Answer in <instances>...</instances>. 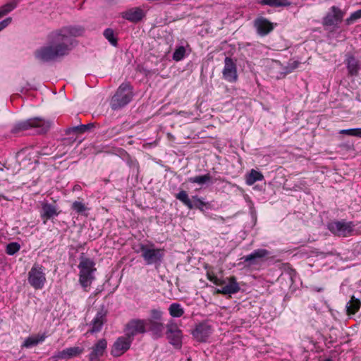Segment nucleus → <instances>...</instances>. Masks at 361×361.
<instances>
[{"instance_id": "obj_1", "label": "nucleus", "mask_w": 361, "mask_h": 361, "mask_svg": "<svg viewBox=\"0 0 361 361\" xmlns=\"http://www.w3.org/2000/svg\"><path fill=\"white\" fill-rule=\"evenodd\" d=\"M84 31L80 25H69L50 32L47 36L48 44L35 51V58L47 63L68 55L75 42L73 37L81 36Z\"/></svg>"}, {"instance_id": "obj_2", "label": "nucleus", "mask_w": 361, "mask_h": 361, "mask_svg": "<svg viewBox=\"0 0 361 361\" xmlns=\"http://www.w3.org/2000/svg\"><path fill=\"white\" fill-rule=\"evenodd\" d=\"M133 90V86L130 82L121 83L111 99L110 106L111 109L114 111L119 110L128 104L134 96Z\"/></svg>"}, {"instance_id": "obj_3", "label": "nucleus", "mask_w": 361, "mask_h": 361, "mask_svg": "<svg viewBox=\"0 0 361 361\" xmlns=\"http://www.w3.org/2000/svg\"><path fill=\"white\" fill-rule=\"evenodd\" d=\"M51 125V123L49 121H45L41 117H34L15 123L11 132L16 134L35 128L37 129L39 134H44L49 130Z\"/></svg>"}, {"instance_id": "obj_4", "label": "nucleus", "mask_w": 361, "mask_h": 361, "mask_svg": "<svg viewBox=\"0 0 361 361\" xmlns=\"http://www.w3.org/2000/svg\"><path fill=\"white\" fill-rule=\"evenodd\" d=\"M80 259L78 264V269H80L79 283L86 291L87 288L90 286L95 279L94 274L97 269L95 268V263L92 259L81 257Z\"/></svg>"}, {"instance_id": "obj_5", "label": "nucleus", "mask_w": 361, "mask_h": 361, "mask_svg": "<svg viewBox=\"0 0 361 361\" xmlns=\"http://www.w3.org/2000/svg\"><path fill=\"white\" fill-rule=\"evenodd\" d=\"M355 224L353 221L345 220L333 221L327 224L329 231L338 237L350 236L354 231Z\"/></svg>"}, {"instance_id": "obj_6", "label": "nucleus", "mask_w": 361, "mask_h": 361, "mask_svg": "<svg viewBox=\"0 0 361 361\" xmlns=\"http://www.w3.org/2000/svg\"><path fill=\"white\" fill-rule=\"evenodd\" d=\"M42 265L35 263L28 272L27 281L36 290H40L47 281L46 275Z\"/></svg>"}, {"instance_id": "obj_7", "label": "nucleus", "mask_w": 361, "mask_h": 361, "mask_svg": "<svg viewBox=\"0 0 361 361\" xmlns=\"http://www.w3.org/2000/svg\"><path fill=\"white\" fill-rule=\"evenodd\" d=\"M143 258L147 265L154 264L159 266L163 261L164 250L159 248H150L145 245H141L140 247Z\"/></svg>"}, {"instance_id": "obj_8", "label": "nucleus", "mask_w": 361, "mask_h": 361, "mask_svg": "<svg viewBox=\"0 0 361 361\" xmlns=\"http://www.w3.org/2000/svg\"><path fill=\"white\" fill-rule=\"evenodd\" d=\"M176 198L180 200L188 209H192L194 208L204 211V209L209 208V203L206 202L202 198L199 197L197 195L192 196V200L189 198L186 191L180 190L176 195Z\"/></svg>"}, {"instance_id": "obj_9", "label": "nucleus", "mask_w": 361, "mask_h": 361, "mask_svg": "<svg viewBox=\"0 0 361 361\" xmlns=\"http://www.w3.org/2000/svg\"><path fill=\"white\" fill-rule=\"evenodd\" d=\"M345 12L340 8L333 6L322 18V25L325 27H332L333 28H338L339 24L343 21Z\"/></svg>"}, {"instance_id": "obj_10", "label": "nucleus", "mask_w": 361, "mask_h": 361, "mask_svg": "<svg viewBox=\"0 0 361 361\" xmlns=\"http://www.w3.org/2000/svg\"><path fill=\"white\" fill-rule=\"evenodd\" d=\"M166 338L169 343L173 345L177 348L181 347L183 334L182 331L179 329L177 324L171 321L166 324Z\"/></svg>"}, {"instance_id": "obj_11", "label": "nucleus", "mask_w": 361, "mask_h": 361, "mask_svg": "<svg viewBox=\"0 0 361 361\" xmlns=\"http://www.w3.org/2000/svg\"><path fill=\"white\" fill-rule=\"evenodd\" d=\"M125 331L126 335L133 341L135 335L147 332L145 319H134L130 320L126 325Z\"/></svg>"}, {"instance_id": "obj_12", "label": "nucleus", "mask_w": 361, "mask_h": 361, "mask_svg": "<svg viewBox=\"0 0 361 361\" xmlns=\"http://www.w3.org/2000/svg\"><path fill=\"white\" fill-rule=\"evenodd\" d=\"M132 342L126 334L118 337L111 347V354L115 357L122 355L130 348Z\"/></svg>"}, {"instance_id": "obj_13", "label": "nucleus", "mask_w": 361, "mask_h": 361, "mask_svg": "<svg viewBox=\"0 0 361 361\" xmlns=\"http://www.w3.org/2000/svg\"><path fill=\"white\" fill-rule=\"evenodd\" d=\"M223 78L229 82H235L238 80V73L235 62L231 57L224 59V67L222 71Z\"/></svg>"}, {"instance_id": "obj_14", "label": "nucleus", "mask_w": 361, "mask_h": 361, "mask_svg": "<svg viewBox=\"0 0 361 361\" xmlns=\"http://www.w3.org/2000/svg\"><path fill=\"white\" fill-rule=\"evenodd\" d=\"M107 314L108 310L105 306H100L95 317L90 323L91 329L89 330L90 333L94 334L102 330L104 324L106 322Z\"/></svg>"}, {"instance_id": "obj_15", "label": "nucleus", "mask_w": 361, "mask_h": 361, "mask_svg": "<svg viewBox=\"0 0 361 361\" xmlns=\"http://www.w3.org/2000/svg\"><path fill=\"white\" fill-rule=\"evenodd\" d=\"M212 333V326L207 322L199 323L192 331V336L199 342L207 341Z\"/></svg>"}, {"instance_id": "obj_16", "label": "nucleus", "mask_w": 361, "mask_h": 361, "mask_svg": "<svg viewBox=\"0 0 361 361\" xmlns=\"http://www.w3.org/2000/svg\"><path fill=\"white\" fill-rule=\"evenodd\" d=\"M269 254V252L266 249H257L250 255L242 257L241 259L243 260V262L247 263L248 266H252L259 264Z\"/></svg>"}, {"instance_id": "obj_17", "label": "nucleus", "mask_w": 361, "mask_h": 361, "mask_svg": "<svg viewBox=\"0 0 361 361\" xmlns=\"http://www.w3.org/2000/svg\"><path fill=\"white\" fill-rule=\"evenodd\" d=\"M56 204L48 202H42L40 211V217L43 220V224H46L47 221L56 217L60 214Z\"/></svg>"}, {"instance_id": "obj_18", "label": "nucleus", "mask_w": 361, "mask_h": 361, "mask_svg": "<svg viewBox=\"0 0 361 361\" xmlns=\"http://www.w3.org/2000/svg\"><path fill=\"white\" fill-rule=\"evenodd\" d=\"M85 348L82 346H73L66 348L61 351H58L54 357L61 360H70L78 357L83 352Z\"/></svg>"}, {"instance_id": "obj_19", "label": "nucleus", "mask_w": 361, "mask_h": 361, "mask_svg": "<svg viewBox=\"0 0 361 361\" xmlns=\"http://www.w3.org/2000/svg\"><path fill=\"white\" fill-rule=\"evenodd\" d=\"M254 26L260 36H266L274 28V24L264 17L257 18L254 21Z\"/></svg>"}, {"instance_id": "obj_20", "label": "nucleus", "mask_w": 361, "mask_h": 361, "mask_svg": "<svg viewBox=\"0 0 361 361\" xmlns=\"http://www.w3.org/2000/svg\"><path fill=\"white\" fill-rule=\"evenodd\" d=\"M147 331L150 332L154 339H158L163 336L164 325L161 322L154 319H145Z\"/></svg>"}, {"instance_id": "obj_21", "label": "nucleus", "mask_w": 361, "mask_h": 361, "mask_svg": "<svg viewBox=\"0 0 361 361\" xmlns=\"http://www.w3.org/2000/svg\"><path fill=\"white\" fill-rule=\"evenodd\" d=\"M121 16L131 23H137L142 20L145 13L140 7H134L123 12Z\"/></svg>"}, {"instance_id": "obj_22", "label": "nucleus", "mask_w": 361, "mask_h": 361, "mask_svg": "<svg viewBox=\"0 0 361 361\" xmlns=\"http://www.w3.org/2000/svg\"><path fill=\"white\" fill-rule=\"evenodd\" d=\"M345 63L349 75L357 76L358 75L361 70V61L356 59L353 55L347 54Z\"/></svg>"}, {"instance_id": "obj_23", "label": "nucleus", "mask_w": 361, "mask_h": 361, "mask_svg": "<svg viewBox=\"0 0 361 361\" xmlns=\"http://www.w3.org/2000/svg\"><path fill=\"white\" fill-rule=\"evenodd\" d=\"M107 341L105 338L99 339L92 348V351L89 355L90 361H94L102 356L106 352Z\"/></svg>"}, {"instance_id": "obj_24", "label": "nucleus", "mask_w": 361, "mask_h": 361, "mask_svg": "<svg viewBox=\"0 0 361 361\" xmlns=\"http://www.w3.org/2000/svg\"><path fill=\"white\" fill-rule=\"evenodd\" d=\"M228 283L221 289H217L216 293L222 295H233L237 293L240 288L235 276L228 278Z\"/></svg>"}, {"instance_id": "obj_25", "label": "nucleus", "mask_w": 361, "mask_h": 361, "mask_svg": "<svg viewBox=\"0 0 361 361\" xmlns=\"http://www.w3.org/2000/svg\"><path fill=\"white\" fill-rule=\"evenodd\" d=\"M47 337V334H38L28 336L25 339L21 345L22 348H31L37 345L39 343H42Z\"/></svg>"}, {"instance_id": "obj_26", "label": "nucleus", "mask_w": 361, "mask_h": 361, "mask_svg": "<svg viewBox=\"0 0 361 361\" xmlns=\"http://www.w3.org/2000/svg\"><path fill=\"white\" fill-rule=\"evenodd\" d=\"M94 127V123H90L88 124H80L78 126L68 128L65 130L66 135L81 134L86 131L90 130Z\"/></svg>"}, {"instance_id": "obj_27", "label": "nucleus", "mask_w": 361, "mask_h": 361, "mask_svg": "<svg viewBox=\"0 0 361 361\" xmlns=\"http://www.w3.org/2000/svg\"><path fill=\"white\" fill-rule=\"evenodd\" d=\"M212 177L210 175V173H207L202 176H196L194 177H190L187 179V181L190 183H197L199 185L202 186L203 185L207 184V183H214V182L212 180Z\"/></svg>"}, {"instance_id": "obj_28", "label": "nucleus", "mask_w": 361, "mask_h": 361, "mask_svg": "<svg viewBox=\"0 0 361 361\" xmlns=\"http://www.w3.org/2000/svg\"><path fill=\"white\" fill-rule=\"evenodd\" d=\"M258 4L271 7H287L290 5L288 0H258Z\"/></svg>"}, {"instance_id": "obj_29", "label": "nucleus", "mask_w": 361, "mask_h": 361, "mask_svg": "<svg viewBox=\"0 0 361 361\" xmlns=\"http://www.w3.org/2000/svg\"><path fill=\"white\" fill-rule=\"evenodd\" d=\"M361 306V302L360 300L352 296L350 300L346 305L347 312L348 314H355L357 313Z\"/></svg>"}, {"instance_id": "obj_30", "label": "nucleus", "mask_w": 361, "mask_h": 361, "mask_svg": "<svg viewBox=\"0 0 361 361\" xmlns=\"http://www.w3.org/2000/svg\"><path fill=\"white\" fill-rule=\"evenodd\" d=\"M264 179L263 174L255 169H252L246 177V183L248 185H253L257 181H260Z\"/></svg>"}, {"instance_id": "obj_31", "label": "nucleus", "mask_w": 361, "mask_h": 361, "mask_svg": "<svg viewBox=\"0 0 361 361\" xmlns=\"http://www.w3.org/2000/svg\"><path fill=\"white\" fill-rule=\"evenodd\" d=\"M169 312L173 317H180L184 314V310L179 303H172L169 307Z\"/></svg>"}, {"instance_id": "obj_32", "label": "nucleus", "mask_w": 361, "mask_h": 361, "mask_svg": "<svg viewBox=\"0 0 361 361\" xmlns=\"http://www.w3.org/2000/svg\"><path fill=\"white\" fill-rule=\"evenodd\" d=\"M104 36L109 42V43L116 47L118 45V39L114 36V31L111 28H106L104 31Z\"/></svg>"}, {"instance_id": "obj_33", "label": "nucleus", "mask_w": 361, "mask_h": 361, "mask_svg": "<svg viewBox=\"0 0 361 361\" xmlns=\"http://www.w3.org/2000/svg\"><path fill=\"white\" fill-rule=\"evenodd\" d=\"M185 55V49L183 46L178 47L173 54V59L176 61H180L184 59Z\"/></svg>"}, {"instance_id": "obj_34", "label": "nucleus", "mask_w": 361, "mask_h": 361, "mask_svg": "<svg viewBox=\"0 0 361 361\" xmlns=\"http://www.w3.org/2000/svg\"><path fill=\"white\" fill-rule=\"evenodd\" d=\"M20 249V245L17 242H12L8 243L6 247V252L8 255H13L18 252Z\"/></svg>"}, {"instance_id": "obj_35", "label": "nucleus", "mask_w": 361, "mask_h": 361, "mask_svg": "<svg viewBox=\"0 0 361 361\" xmlns=\"http://www.w3.org/2000/svg\"><path fill=\"white\" fill-rule=\"evenodd\" d=\"M340 134L348 135L350 136L361 137V128L343 129L339 132Z\"/></svg>"}, {"instance_id": "obj_36", "label": "nucleus", "mask_w": 361, "mask_h": 361, "mask_svg": "<svg viewBox=\"0 0 361 361\" xmlns=\"http://www.w3.org/2000/svg\"><path fill=\"white\" fill-rule=\"evenodd\" d=\"M361 18V9H359L350 14V16L345 19V23L346 25H350L354 22Z\"/></svg>"}, {"instance_id": "obj_37", "label": "nucleus", "mask_w": 361, "mask_h": 361, "mask_svg": "<svg viewBox=\"0 0 361 361\" xmlns=\"http://www.w3.org/2000/svg\"><path fill=\"white\" fill-rule=\"evenodd\" d=\"M72 209L78 214H82L87 209L85 205L82 202L78 201H75L72 204Z\"/></svg>"}, {"instance_id": "obj_38", "label": "nucleus", "mask_w": 361, "mask_h": 361, "mask_svg": "<svg viewBox=\"0 0 361 361\" xmlns=\"http://www.w3.org/2000/svg\"><path fill=\"white\" fill-rule=\"evenodd\" d=\"M18 4V0H15L13 2H9L4 6H2L0 8L4 11V13L7 14L11 11H13Z\"/></svg>"}, {"instance_id": "obj_39", "label": "nucleus", "mask_w": 361, "mask_h": 361, "mask_svg": "<svg viewBox=\"0 0 361 361\" xmlns=\"http://www.w3.org/2000/svg\"><path fill=\"white\" fill-rule=\"evenodd\" d=\"M163 312L157 309H152L150 311V318L147 319H154L155 321L161 322L162 319Z\"/></svg>"}, {"instance_id": "obj_40", "label": "nucleus", "mask_w": 361, "mask_h": 361, "mask_svg": "<svg viewBox=\"0 0 361 361\" xmlns=\"http://www.w3.org/2000/svg\"><path fill=\"white\" fill-rule=\"evenodd\" d=\"M300 64L298 61H289L287 65L285 66L284 70L286 73H290L296 69Z\"/></svg>"}, {"instance_id": "obj_41", "label": "nucleus", "mask_w": 361, "mask_h": 361, "mask_svg": "<svg viewBox=\"0 0 361 361\" xmlns=\"http://www.w3.org/2000/svg\"><path fill=\"white\" fill-rule=\"evenodd\" d=\"M207 276L208 280H209L211 282H212L215 285L221 286V285L224 284V283H225V281L224 280H221V279H218L217 276H216L212 273L207 272Z\"/></svg>"}, {"instance_id": "obj_42", "label": "nucleus", "mask_w": 361, "mask_h": 361, "mask_svg": "<svg viewBox=\"0 0 361 361\" xmlns=\"http://www.w3.org/2000/svg\"><path fill=\"white\" fill-rule=\"evenodd\" d=\"M12 21V18L8 17L0 22V31L6 28Z\"/></svg>"}, {"instance_id": "obj_43", "label": "nucleus", "mask_w": 361, "mask_h": 361, "mask_svg": "<svg viewBox=\"0 0 361 361\" xmlns=\"http://www.w3.org/2000/svg\"><path fill=\"white\" fill-rule=\"evenodd\" d=\"M63 145H69L72 143V140L70 137L63 139Z\"/></svg>"}, {"instance_id": "obj_44", "label": "nucleus", "mask_w": 361, "mask_h": 361, "mask_svg": "<svg viewBox=\"0 0 361 361\" xmlns=\"http://www.w3.org/2000/svg\"><path fill=\"white\" fill-rule=\"evenodd\" d=\"M6 14L4 13V11L0 8V18L4 16Z\"/></svg>"}, {"instance_id": "obj_45", "label": "nucleus", "mask_w": 361, "mask_h": 361, "mask_svg": "<svg viewBox=\"0 0 361 361\" xmlns=\"http://www.w3.org/2000/svg\"><path fill=\"white\" fill-rule=\"evenodd\" d=\"M317 290L318 292H320V291H322V290H323V288H319L317 289Z\"/></svg>"}, {"instance_id": "obj_46", "label": "nucleus", "mask_w": 361, "mask_h": 361, "mask_svg": "<svg viewBox=\"0 0 361 361\" xmlns=\"http://www.w3.org/2000/svg\"><path fill=\"white\" fill-rule=\"evenodd\" d=\"M323 361H332L330 358H326Z\"/></svg>"}, {"instance_id": "obj_47", "label": "nucleus", "mask_w": 361, "mask_h": 361, "mask_svg": "<svg viewBox=\"0 0 361 361\" xmlns=\"http://www.w3.org/2000/svg\"><path fill=\"white\" fill-rule=\"evenodd\" d=\"M357 100L358 102H361V100H360V99L359 98V97H357Z\"/></svg>"}, {"instance_id": "obj_48", "label": "nucleus", "mask_w": 361, "mask_h": 361, "mask_svg": "<svg viewBox=\"0 0 361 361\" xmlns=\"http://www.w3.org/2000/svg\"><path fill=\"white\" fill-rule=\"evenodd\" d=\"M187 361H190V358H188Z\"/></svg>"}]
</instances>
